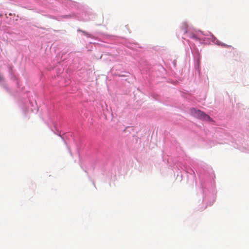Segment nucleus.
Instances as JSON below:
<instances>
[{
  "instance_id": "obj_1",
  "label": "nucleus",
  "mask_w": 249,
  "mask_h": 249,
  "mask_svg": "<svg viewBox=\"0 0 249 249\" xmlns=\"http://www.w3.org/2000/svg\"><path fill=\"white\" fill-rule=\"evenodd\" d=\"M191 114L195 117L199 118L200 119L206 120V121H211V118L206 114L204 112L196 109V108H193L191 110Z\"/></svg>"
},
{
  "instance_id": "obj_2",
  "label": "nucleus",
  "mask_w": 249,
  "mask_h": 249,
  "mask_svg": "<svg viewBox=\"0 0 249 249\" xmlns=\"http://www.w3.org/2000/svg\"><path fill=\"white\" fill-rule=\"evenodd\" d=\"M2 79H3L2 76L1 75H0V81H1L2 80Z\"/></svg>"
},
{
  "instance_id": "obj_3",
  "label": "nucleus",
  "mask_w": 249,
  "mask_h": 249,
  "mask_svg": "<svg viewBox=\"0 0 249 249\" xmlns=\"http://www.w3.org/2000/svg\"><path fill=\"white\" fill-rule=\"evenodd\" d=\"M192 37H193V38H196V37L195 36H192Z\"/></svg>"
}]
</instances>
